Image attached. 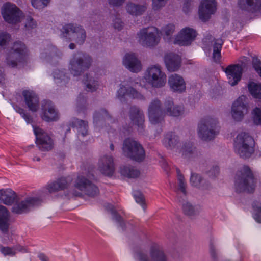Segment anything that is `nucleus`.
Returning <instances> with one entry per match:
<instances>
[{
    "mask_svg": "<svg viewBox=\"0 0 261 261\" xmlns=\"http://www.w3.org/2000/svg\"><path fill=\"white\" fill-rule=\"evenodd\" d=\"M138 79H129L123 81L117 90V97L120 100L126 96L132 98L143 99V96L135 88L138 85ZM166 81V75L162 71L161 67L158 65H153L147 69L144 76L139 80V85L145 88H147L149 86L159 88L164 86Z\"/></svg>",
    "mask_w": 261,
    "mask_h": 261,
    "instance_id": "obj_1",
    "label": "nucleus"
},
{
    "mask_svg": "<svg viewBox=\"0 0 261 261\" xmlns=\"http://www.w3.org/2000/svg\"><path fill=\"white\" fill-rule=\"evenodd\" d=\"M28 50L21 41L15 42L9 50L6 58L7 64L12 67L23 64L28 60Z\"/></svg>",
    "mask_w": 261,
    "mask_h": 261,
    "instance_id": "obj_2",
    "label": "nucleus"
},
{
    "mask_svg": "<svg viewBox=\"0 0 261 261\" xmlns=\"http://www.w3.org/2000/svg\"><path fill=\"white\" fill-rule=\"evenodd\" d=\"M254 142L248 134L242 132L239 134L234 141V147L236 152L241 158H247L254 151Z\"/></svg>",
    "mask_w": 261,
    "mask_h": 261,
    "instance_id": "obj_3",
    "label": "nucleus"
},
{
    "mask_svg": "<svg viewBox=\"0 0 261 261\" xmlns=\"http://www.w3.org/2000/svg\"><path fill=\"white\" fill-rule=\"evenodd\" d=\"M219 132L218 121L215 118H205L202 119L198 124L197 134L199 137L203 140L209 141L213 139Z\"/></svg>",
    "mask_w": 261,
    "mask_h": 261,
    "instance_id": "obj_4",
    "label": "nucleus"
},
{
    "mask_svg": "<svg viewBox=\"0 0 261 261\" xmlns=\"http://www.w3.org/2000/svg\"><path fill=\"white\" fill-rule=\"evenodd\" d=\"M235 186L239 192H252L255 187V181L250 169L248 166H244L237 174Z\"/></svg>",
    "mask_w": 261,
    "mask_h": 261,
    "instance_id": "obj_5",
    "label": "nucleus"
},
{
    "mask_svg": "<svg viewBox=\"0 0 261 261\" xmlns=\"http://www.w3.org/2000/svg\"><path fill=\"white\" fill-rule=\"evenodd\" d=\"M138 43L145 47H153L157 45L161 40L159 30L154 27L144 28L137 34Z\"/></svg>",
    "mask_w": 261,
    "mask_h": 261,
    "instance_id": "obj_6",
    "label": "nucleus"
},
{
    "mask_svg": "<svg viewBox=\"0 0 261 261\" xmlns=\"http://www.w3.org/2000/svg\"><path fill=\"white\" fill-rule=\"evenodd\" d=\"M122 149L125 155L136 161H142L145 158L143 148L140 143L132 139L128 138L124 140Z\"/></svg>",
    "mask_w": 261,
    "mask_h": 261,
    "instance_id": "obj_7",
    "label": "nucleus"
},
{
    "mask_svg": "<svg viewBox=\"0 0 261 261\" xmlns=\"http://www.w3.org/2000/svg\"><path fill=\"white\" fill-rule=\"evenodd\" d=\"M1 13L6 22L9 24H16L20 21L23 13L16 5L6 2L3 4Z\"/></svg>",
    "mask_w": 261,
    "mask_h": 261,
    "instance_id": "obj_8",
    "label": "nucleus"
},
{
    "mask_svg": "<svg viewBox=\"0 0 261 261\" xmlns=\"http://www.w3.org/2000/svg\"><path fill=\"white\" fill-rule=\"evenodd\" d=\"M40 115L42 119L47 122L56 121L59 119V113L55 105L47 99L41 101Z\"/></svg>",
    "mask_w": 261,
    "mask_h": 261,
    "instance_id": "obj_9",
    "label": "nucleus"
},
{
    "mask_svg": "<svg viewBox=\"0 0 261 261\" xmlns=\"http://www.w3.org/2000/svg\"><path fill=\"white\" fill-rule=\"evenodd\" d=\"M42 196L30 197L21 201H15L12 207V212L17 214H21L28 212L30 208L39 205L42 201Z\"/></svg>",
    "mask_w": 261,
    "mask_h": 261,
    "instance_id": "obj_10",
    "label": "nucleus"
},
{
    "mask_svg": "<svg viewBox=\"0 0 261 261\" xmlns=\"http://www.w3.org/2000/svg\"><path fill=\"white\" fill-rule=\"evenodd\" d=\"M197 34L193 28L185 27L174 36L173 43L181 46L189 45L195 39Z\"/></svg>",
    "mask_w": 261,
    "mask_h": 261,
    "instance_id": "obj_11",
    "label": "nucleus"
},
{
    "mask_svg": "<svg viewBox=\"0 0 261 261\" xmlns=\"http://www.w3.org/2000/svg\"><path fill=\"white\" fill-rule=\"evenodd\" d=\"M36 137V144L41 151H48L53 147V140L42 129L32 124Z\"/></svg>",
    "mask_w": 261,
    "mask_h": 261,
    "instance_id": "obj_12",
    "label": "nucleus"
},
{
    "mask_svg": "<svg viewBox=\"0 0 261 261\" xmlns=\"http://www.w3.org/2000/svg\"><path fill=\"white\" fill-rule=\"evenodd\" d=\"M217 9L215 0H201L199 7V17L203 21L208 20Z\"/></svg>",
    "mask_w": 261,
    "mask_h": 261,
    "instance_id": "obj_13",
    "label": "nucleus"
},
{
    "mask_svg": "<svg viewBox=\"0 0 261 261\" xmlns=\"http://www.w3.org/2000/svg\"><path fill=\"white\" fill-rule=\"evenodd\" d=\"M248 111L246 97L242 96L233 102L231 108V114L235 121H239L243 119L244 115L247 113Z\"/></svg>",
    "mask_w": 261,
    "mask_h": 261,
    "instance_id": "obj_14",
    "label": "nucleus"
},
{
    "mask_svg": "<svg viewBox=\"0 0 261 261\" xmlns=\"http://www.w3.org/2000/svg\"><path fill=\"white\" fill-rule=\"evenodd\" d=\"M98 170L104 175L112 176L115 171L113 157L108 154L101 156L98 161Z\"/></svg>",
    "mask_w": 261,
    "mask_h": 261,
    "instance_id": "obj_15",
    "label": "nucleus"
},
{
    "mask_svg": "<svg viewBox=\"0 0 261 261\" xmlns=\"http://www.w3.org/2000/svg\"><path fill=\"white\" fill-rule=\"evenodd\" d=\"M163 107H161V101L155 99L152 100L148 108V117L150 122L152 124L159 123L163 118Z\"/></svg>",
    "mask_w": 261,
    "mask_h": 261,
    "instance_id": "obj_16",
    "label": "nucleus"
},
{
    "mask_svg": "<svg viewBox=\"0 0 261 261\" xmlns=\"http://www.w3.org/2000/svg\"><path fill=\"white\" fill-rule=\"evenodd\" d=\"M73 179L72 176L61 177L58 178L57 180L48 183L44 189L50 194L59 190L67 189L70 187Z\"/></svg>",
    "mask_w": 261,
    "mask_h": 261,
    "instance_id": "obj_17",
    "label": "nucleus"
},
{
    "mask_svg": "<svg viewBox=\"0 0 261 261\" xmlns=\"http://www.w3.org/2000/svg\"><path fill=\"white\" fill-rule=\"evenodd\" d=\"M224 71L228 82L231 86L237 85L240 81L242 74V68L239 65H231L226 67Z\"/></svg>",
    "mask_w": 261,
    "mask_h": 261,
    "instance_id": "obj_18",
    "label": "nucleus"
},
{
    "mask_svg": "<svg viewBox=\"0 0 261 261\" xmlns=\"http://www.w3.org/2000/svg\"><path fill=\"white\" fill-rule=\"evenodd\" d=\"M122 62L124 66L132 72L137 73L142 69L141 62L134 53L126 54L123 57Z\"/></svg>",
    "mask_w": 261,
    "mask_h": 261,
    "instance_id": "obj_19",
    "label": "nucleus"
},
{
    "mask_svg": "<svg viewBox=\"0 0 261 261\" xmlns=\"http://www.w3.org/2000/svg\"><path fill=\"white\" fill-rule=\"evenodd\" d=\"M163 117L166 115L171 117H179L184 113V108L181 106L175 105L171 99L165 101L163 107Z\"/></svg>",
    "mask_w": 261,
    "mask_h": 261,
    "instance_id": "obj_20",
    "label": "nucleus"
},
{
    "mask_svg": "<svg viewBox=\"0 0 261 261\" xmlns=\"http://www.w3.org/2000/svg\"><path fill=\"white\" fill-rule=\"evenodd\" d=\"M164 62L169 71H175L180 67L181 57L174 53H169L164 57Z\"/></svg>",
    "mask_w": 261,
    "mask_h": 261,
    "instance_id": "obj_21",
    "label": "nucleus"
},
{
    "mask_svg": "<svg viewBox=\"0 0 261 261\" xmlns=\"http://www.w3.org/2000/svg\"><path fill=\"white\" fill-rule=\"evenodd\" d=\"M168 84L173 91L181 93L186 90L185 80L182 76L177 74H173L169 76Z\"/></svg>",
    "mask_w": 261,
    "mask_h": 261,
    "instance_id": "obj_22",
    "label": "nucleus"
},
{
    "mask_svg": "<svg viewBox=\"0 0 261 261\" xmlns=\"http://www.w3.org/2000/svg\"><path fill=\"white\" fill-rule=\"evenodd\" d=\"M22 95L29 109L32 112H36L39 108L38 96L33 91L28 90H24Z\"/></svg>",
    "mask_w": 261,
    "mask_h": 261,
    "instance_id": "obj_23",
    "label": "nucleus"
},
{
    "mask_svg": "<svg viewBox=\"0 0 261 261\" xmlns=\"http://www.w3.org/2000/svg\"><path fill=\"white\" fill-rule=\"evenodd\" d=\"M69 70L74 76H77L82 73V53L78 51L72 56L70 60Z\"/></svg>",
    "mask_w": 261,
    "mask_h": 261,
    "instance_id": "obj_24",
    "label": "nucleus"
},
{
    "mask_svg": "<svg viewBox=\"0 0 261 261\" xmlns=\"http://www.w3.org/2000/svg\"><path fill=\"white\" fill-rule=\"evenodd\" d=\"M43 48L40 50V58L43 60L49 61L50 59L57 55V49L48 40L43 42Z\"/></svg>",
    "mask_w": 261,
    "mask_h": 261,
    "instance_id": "obj_25",
    "label": "nucleus"
},
{
    "mask_svg": "<svg viewBox=\"0 0 261 261\" xmlns=\"http://www.w3.org/2000/svg\"><path fill=\"white\" fill-rule=\"evenodd\" d=\"M79 30V27L72 23L66 24L61 30V38L70 41Z\"/></svg>",
    "mask_w": 261,
    "mask_h": 261,
    "instance_id": "obj_26",
    "label": "nucleus"
},
{
    "mask_svg": "<svg viewBox=\"0 0 261 261\" xmlns=\"http://www.w3.org/2000/svg\"><path fill=\"white\" fill-rule=\"evenodd\" d=\"M17 199L16 193L10 189L0 190V201L6 205H11Z\"/></svg>",
    "mask_w": 261,
    "mask_h": 261,
    "instance_id": "obj_27",
    "label": "nucleus"
},
{
    "mask_svg": "<svg viewBox=\"0 0 261 261\" xmlns=\"http://www.w3.org/2000/svg\"><path fill=\"white\" fill-rule=\"evenodd\" d=\"M9 214L4 206L0 205V230L4 234L7 233L9 228Z\"/></svg>",
    "mask_w": 261,
    "mask_h": 261,
    "instance_id": "obj_28",
    "label": "nucleus"
},
{
    "mask_svg": "<svg viewBox=\"0 0 261 261\" xmlns=\"http://www.w3.org/2000/svg\"><path fill=\"white\" fill-rule=\"evenodd\" d=\"M238 5L242 9L250 8L261 12V0H239Z\"/></svg>",
    "mask_w": 261,
    "mask_h": 261,
    "instance_id": "obj_29",
    "label": "nucleus"
},
{
    "mask_svg": "<svg viewBox=\"0 0 261 261\" xmlns=\"http://www.w3.org/2000/svg\"><path fill=\"white\" fill-rule=\"evenodd\" d=\"M89 196L93 197L97 195L99 190L97 187L91 181L83 178V193Z\"/></svg>",
    "mask_w": 261,
    "mask_h": 261,
    "instance_id": "obj_30",
    "label": "nucleus"
},
{
    "mask_svg": "<svg viewBox=\"0 0 261 261\" xmlns=\"http://www.w3.org/2000/svg\"><path fill=\"white\" fill-rule=\"evenodd\" d=\"M65 69L55 70L53 73L55 82L59 86L65 85L69 81V77L65 73Z\"/></svg>",
    "mask_w": 261,
    "mask_h": 261,
    "instance_id": "obj_31",
    "label": "nucleus"
},
{
    "mask_svg": "<svg viewBox=\"0 0 261 261\" xmlns=\"http://www.w3.org/2000/svg\"><path fill=\"white\" fill-rule=\"evenodd\" d=\"M147 7L145 5H137L134 3H128L126 6L127 12L133 16L142 15L146 10Z\"/></svg>",
    "mask_w": 261,
    "mask_h": 261,
    "instance_id": "obj_32",
    "label": "nucleus"
},
{
    "mask_svg": "<svg viewBox=\"0 0 261 261\" xmlns=\"http://www.w3.org/2000/svg\"><path fill=\"white\" fill-rule=\"evenodd\" d=\"M130 118L132 122L139 126H141L144 121L142 111L137 108H133L131 109Z\"/></svg>",
    "mask_w": 261,
    "mask_h": 261,
    "instance_id": "obj_33",
    "label": "nucleus"
},
{
    "mask_svg": "<svg viewBox=\"0 0 261 261\" xmlns=\"http://www.w3.org/2000/svg\"><path fill=\"white\" fill-rule=\"evenodd\" d=\"M175 30V25L173 23H169L165 25L162 28V32L163 35L164 40L169 43H172L174 37H172V34Z\"/></svg>",
    "mask_w": 261,
    "mask_h": 261,
    "instance_id": "obj_34",
    "label": "nucleus"
},
{
    "mask_svg": "<svg viewBox=\"0 0 261 261\" xmlns=\"http://www.w3.org/2000/svg\"><path fill=\"white\" fill-rule=\"evenodd\" d=\"M248 90L255 98L261 99V84L254 82H249L248 84Z\"/></svg>",
    "mask_w": 261,
    "mask_h": 261,
    "instance_id": "obj_35",
    "label": "nucleus"
},
{
    "mask_svg": "<svg viewBox=\"0 0 261 261\" xmlns=\"http://www.w3.org/2000/svg\"><path fill=\"white\" fill-rule=\"evenodd\" d=\"M121 174L126 177L129 178H135L138 177L140 174V172L134 168L129 166H123L120 168Z\"/></svg>",
    "mask_w": 261,
    "mask_h": 261,
    "instance_id": "obj_36",
    "label": "nucleus"
},
{
    "mask_svg": "<svg viewBox=\"0 0 261 261\" xmlns=\"http://www.w3.org/2000/svg\"><path fill=\"white\" fill-rule=\"evenodd\" d=\"M213 58L215 62L219 61L221 58V50L223 44L221 39H215L213 41Z\"/></svg>",
    "mask_w": 261,
    "mask_h": 261,
    "instance_id": "obj_37",
    "label": "nucleus"
},
{
    "mask_svg": "<svg viewBox=\"0 0 261 261\" xmlns=\"http://www.w3.org/2000/svg\"><path fill=\"white\" fill-rule=\"evenodd\" d=\"M179 138L173 134H168L164 138L163 144L166 147H174L179 143Z\"/></svg>",
    "mask_w": 261,
    "mask_h": 261,
    "instance_id": "obj_38",
    "label": "nucleus"
},
{
    "mask_svg": "<svg viewBox=\"0 0 261 261\" xmlns=\"http://www.w3.org/2000/svg\"><path fill=\"white\" fill-rule=\"evenodd\" d=\"M83 81L88 91H94L96 90L98 87V82L95 81L92 77L86 74L84 75Z\"/></svg>",
    "mask_w": 261,
    "mask_h": 261,
    "instance_id": "obj_39",
    "label": "nucleus"
},
{
    "mask_svg": "<svg viewBox=\"0 0 261 261\" xmlns=\"http://www.w3.org/2000/svg\"><path fill=\"white\" fill-rule=\"evenodd\" d=\"M190 182L192 187L200 188L204 187L205 180L200 175L192 173L190 178Z\"/></svg>",
    "mask_w": 261,
    "mask_h": 261,
    "instance_id": "obj_40",
    "label": "nucleus"
},
{
    "mask_svg": "<svg viewBox=\"0 0 261 261\" xmlns=\"http://www.w3.org/2000/svg\"><path fill=\"white\" fill-rule=\"evenodd\" d=\"M108 117L106 111L102 110L101 112H96L94 115V122L98 126L103 124L106 119Z\"/></svg>",
    "mask_w": 261,
    "mask_h": 261,
    "instance_id": "obj_41",
    "label": "nucleus"
},
{
    "mask_svg": "<svg viewBox=\"0 0 261 261\" xmlns=\"http://www.w3.org/2000/svg\"><path fill=\"white\" fill-rule=\"evenodd\" d=\"M253 215L256 221L261 223V200L253 203Z\"/></svg>",
    "mask_w": 261,
    "mask_h": 261,
    "instance_id": "obj_42",
    "label": "nucleus"
},
{
    "mask_svg": "<svg viewBox=\"0 0 261 261\" xmlns=\"http://www.w3.org/2000/svg\"><path fill=\"white\" fill-rule=\"evenodd\" d=\"M15 111L19 113L21 117L25 121L27 124H32L33 119L30 115L25 110L18 106H13Z\"/></svg>",
    "mask_w": 261,
    "mask_h": 261,
    "instance_id": "obj_43",
    "label": "nucleus"
},
{
    "mask_svg": "<svg viewBox=\"0 0 261 261\" xmlns=\"http://www.w3.org/2000/svg\"><path fill=\"white\" fill-rule=\"evenodd\" d=\"M182 208L184 213L188 215H192L195 214L199 210V207L193 205L190 202H186L183 204Z\"/></svg>",
    "mask_w": 261,
    "mask_h": 261,
    "instance_id": "obj_44",
    "label": "nucleus"
},
{
    "mask_svg": "<svg viewBox=\"0 0 261 261\" xmlns=\"http://www.w3.org/2000/svg\"><path fill=\"white\" fill-rule=\"evenodd\" d=\"M71 193L75 196H81L82 195V176L80 175L77 176V180L74 184L73 189Z\"/></svg>",
    "mask_w": 261,
    "mask_h": 261,
    "instance_id": "obj_45",
    "label": "nucleus"
},
{
    "mask_svg": "<svg viewBox=\"0 0 261 261\" xmlns=\"http://www.w3.org/2000/svg\"><path fill=\"white\" fill-rule=\"evenodd\" d=\"M11 40V35L5 32H0V47L5 49Z\"/></svg>",
    "mask_w": 261,
    "mask_h": 261,
    "instance_id": "obj_46",
    "label": "nucleus"
},
{
    "mask_svg": "<svg viewBox=\"0 0 261 261\" xmlns=\"http://www.w3.org/2000/svg\"><path fill=\"white\" fill-rule=\"evenodd\" d=\"M50 0H31L33 7L36 9H41L47 6Z\"/></svg>",
    "mask_w": 261,
    "mask_h": 261,
    "instance_id": "obj_47",
    "label": "nucleus"
},
{
    "mask_svg": "<svg viewBox=\"0 0 261 261\" xmlns=\"http://www.w3.org/2000/svg\"><path fill=\"white\" fill-rule=\"evenodd\" d=\"M167 2L164 0H152V8L154 11H159L164 7Z\"/></svg>",
    "mask_w": 261,
    "mask_h": 261,
    "instance_id": "obj_48",
    "label": "nucleus"
},
{
    "mask_svg": "<svg viewBox=\"0 0 261 261\" xmlns=\"http://www.w3.org/2000/svg\"><path fill=\"white\" fill-rule=\"evenodd\" d=\"M133 196L136 202L140 204L144 208V198L142 193L139 191H134L133 192Z\"/></svg>",
    "mask_w": 261,
    "mask_h": 261,
    "instance_id": "obj_49",
    "label": "nucleus"
},
{
    "mask_svg": "<svg viewBox=\"0 0 261 261\" xmlns=\"http://www.w3.org/2000/svg\"><path fill=\"white\" fill-rule=\"evenodd\" d=\"M178 190L180 191L184 194H186V184L185 182L184 177L183 176L178 172Z\"/></svg>",
    "mask_w": 261,
    "mask_h": 261,
    "instance_id": "obj_50",
    "label": "nucleus"
},
{
    "mask_svg": "<svg viewBox=\"0 0 261 261\" xmlns=\"http://www.w3.org/2000/svg\"><path fill=\"white\" fill-rule=\"evenodd\" d=\"M109 208H110V210L112 211V213L113 214V219L116 222H117L119 224V225H120V226L123 227L122 221L121 217L115 213V209L114 208L113 206L111 205H109Z\"/></svg>",
    "mask_w": 261,
    "mask_h": 261,
    "instance_id": "obj_51",
    "label": "nucleus"
},
{
    "mask_svg": "<svg viewBox=\"0 0 261 261\" xmlns=\"http://www.w3.org/2000/svg\"><path fill=\"white\" fill-rule=\"evenodd\" d=\"M1 252L4 256H13L15 252L13 249L8 247H2L1 248Z\"/></svg>",
    "mask_w": 261,
    "mask_h": 261,
    "instance_id": "obj_52",
    "label": "nucleus"
},
{
    "mask_svg": "<svg viewBox=\"0 0 261 261\" xmlns=\"http://www.w3.org/2000/svg\"><path fill=\"white\" fill-rule=\"evenodd\" d=\"M36 23L34 21L33 19L30 17L28 16L27 18L26 22L25 24V27L28 30H30L36 27Z\"/></svg>",
    "mask_w": 261,
    "mask_h": 261,
    "instance_id": "obj_53",
    "label": "nucleus"
},
{
    "mask_svg": "<svg viewBox=\"0 0 261 261\" xmlns=\"http://www.w3.org/2000/svg\"><path fill=\"white\" fill-rule=\"evenodd\" d=\"M113 24L114 28L119 31L122 30L124 27L123 22L120 18L117 17L113 19Z\"/></svg>",
    "mask_w": 261,
    "mask_h": 261,
    "instance_id": "obj_54",
    "label": "nucleus"
},
{
    "mask_svg": "<svg viewBox=\"0 0 261 261\" xmlns=\"http://www.w3.org/2000/svg\"><path fill=\"white\" fill-rule=\"evenodd\" d=\"M91 58L86 55H84L83 57V70L84 68L87 69L91 65Z\"/></svg>",
    "mask_w": 261,
    "mask_h": 261,
    "instance_id": "obj_55",
    "label": "nucleus"
},
{
    "mask_svg": "<svg viewBox=\"0 0 261 261\" xmlns=\"http://www.w3.org/2000/svg\"><path fill=\"white\" fill-rule=\"evenodd\" d=\"M193 148L192 147L188 144V146H185L184 148H182V153L185 155H187L188 154L192 153L193 152Z\"/></svg>",
    "mask_w": 261,
    "mask_h": 261,
    "instance_id": "obj_56",
    "label": "nucleus"
},
{
    "mask_svg": "<svg viewBox=\"0 0 261 261\" xmlns=\"http://www.w3.org/2000/svg\"><path fill=\"white\" fill-rule=\"evenodd\" d=\"M76 111L77 113H80L82 111V97L81 93L79 94L76 99Z\"/></svg>",
    "mask_w": 261,
    "mask_h": 261,
    "instance_id": "obj_57",
    "label": "nucleus"
},
{
    "mask_svg": "<svg viewBox=\"0 0 261 261\" xmlns=\"http://www.w3.org/2000/svg\"><path fill=\"white\" fill-rule=\"evenodd\" d=\"M125 0H108L109 3L113 6H120L121 5Z\"/></svg>",
    "mask_w": 261,
    "mask_h": 261,
    "instance_id": "obj_58",
    "label": "nucleus"
},
{
    "mask_svg": "<svg viewBox=\"0 0 261 261\" xmlns=\"http://www.w3.org/2000/svg\"><path fill=\"white\" fill-rule=\"evenodd\" d=\"M5 81L4 71L3 68L0 66V86H3Z\"/></svg>",
    "mask_w": 261,
    "mask_h": 261,
    "instance_id": "obj_59",
    "label": "nucleus"
},
{
    "mask_svg": "<svg viewBox=\"0 0 261 261\" xmlns=\"http://www.w3.org/2000/svg\"><path fill=\"white\" fill-rule=\"evenodd\" d=\"M16 249L22 253L27 252L28 251L27 248L25 247L20 245L16 246Z\"/></svg>",
    "mask_w": 261,
    "mask_h": 261,
    "instance_id": "obj_60",
    "label": "nucleus"
},
{
    "mask_svg": "<svg viewBox=\"0 0 261 261\" xmlns=\"http://www.w3.org/2000/svg\"><path fill=\"white\" fill-rule=\"evenodd\" d=\"M38 256L41 261H48L47 257L43 253L39 254Z\"/></svg>",
    "mask_w": 261,
    "mask_h": 261,
    "instance_id": "obj_61",
    "label": "nucleus"
},
{
    "mask_svg": "<svg viewBox=\"0 0 261 261\" xmlns=\"http://www.w3.org/2000/svg\"><path fill=\"white\" fill-rule=\"evenodd\" d=\"M83 135H84V131L85 130V133H87L88 124L87 122L83 121Z\"/></svg>",
    "mask_w": 261,
    "mask_h": 261,
    "instance_id": "obj_62",
    "label": "nucleus"
},
{
    "mask_svg": "<svg viewBox=\"0 0 261 261\" xmlns=\"http://www.w3.org/2000/svg\"><path fill=\"white\" fill-rule=\"evenodd\" d=\"M73 121H75V122H77L80 126L82 125V120H79L78 119L74 118Z\"/></svg>",
    "mask_w": 261,
    "mask_h": 261,
    "instance_id": "obj_63",
    "label": "nucleus"
},
{
    "mask_svg": "<svg viewBox=\"0 0 261 261\" xmlns=\"http://www.w3.org/2000/svg\"><path fill=\"white\" fill-rule=\"evenodd\" d=\"M69 47L71 49H74L75 48V45L73 43H71L69 45Z\"/></svg>",
    "mask_w": 261,
    "mask_h": 261,
    "instance_id": "obj_64",
    "label": "nucleus"
}]
</instances>
